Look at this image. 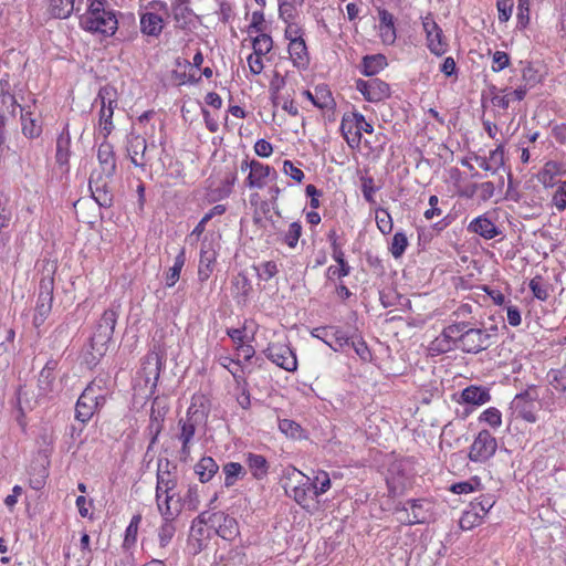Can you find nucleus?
I'll return each instance as SVG.
<instances>
[{
  "instance_id": "nucleus-1",
  "label": "nucleus",
  "mask_w": 566,
  "mask_h": 566,
  "mask_svg": "<svg viewBox=\"0 0 566 566\" xmlns=\"http://www.w3.org/2000/svg\"><path fill=\"white\" fill-rule=\"evenodd\" d=\"M281 483L284 494L308 513L316 507L314 499H318L332 488V480L327 471L314 470L310 482V478L294 465L283 469Z\"/></svg>"
},
{
  "instance_id": "nucleus-2",
  "label": "nucleus",
  "mask_w": 566,
  "mask_h": 566,
  "mask_svg": "<svg viewBox=\"0 0 566 566\" xmlns=\"http://www.w3.org/2000/svg\"><path fill=\"white\" fill-rule=\"evenodd\" d=\"M98 168L90 176L88 187L98 206L108 208L113 203L112 178L116 172V155L108 139H103L97 147Z\"/></svg>"
},
{
  "instance_id": "nucleus-3",
  "label": "nucleus",
  "mask_w": 566,
  "mask_h": 566,
  "mask_svg": "<svg viewBox=\"0 0 566 566\" xmlns=\"http://www.w3.org/2000/svg\"><path fill=\"white\" fill-rule=\"evenodd\" d=\"M118 315L117 310L107 308L97 321L90 338L88 348L84 354V360L88 366H96L106 354L108 344L114 335Z\"/></svg>"
},
{
  "instance_id": "nucleus-4",
  "label": "nucleus",
  "mask_w": 566,
  "mask_h": 566,
  "mask_svg": "<svg viewBox=\"0 0 566 566\" xmlns=\"http://www.w3.org/2000/svg\"><path fill=\"white\" fill-rule=\"evenodd\" d=\"M81 27L93 33L113 36L118 29L116 13L107 0H87L86 11L81 15Z\"/></svg>"
},
{
  "instance_id": "nucleus-5",
  "label": "nucleus",
  "mask_w": 566,
  "mask_h": 566,
  "mask_svg": "<svg viewBox=\"0 0 566 566\" xmlns=\"http://www.w3.org/2000/svg\"><path fill=\"white\" fill-rule=\"evenodd\" d=\"M207 399L203 395H193L190 406L187 409L186 418L178 421L179 432L177 434L178 441L181 443L180 460L188 461L191 454V447L197 430L196 417L200 408H205Z\"/></svg>"
},
{
  "instance_id": "nucleus-6",
  "label": "nucleus",
  "mask_w": 566,
  "mask_h": 566,
  "mask_svg": "<svg viewBox=\"0 0 566 566\" xmlns=\"http://www.w3.org/2000/svg\"><path fill=\"white\" fill-rule=\"evenodd\" d=\"M339 130L348 147L355 150L360 148L363 133L373 134L374 126L360 112L352 109L343 114Z\"/></svg>"
},
{
  "instance_id": "nucleus-7",
  "label": "nucleus",
  "mask_w": 566,
  "mask_h": 566,
  "mask_svg": "<svg viewBox=\"0 0 566 566\" xmlns=\"http://www.w3.org/2000/svg\"><path fill=\"white\" fill-rule=\"evenodd\" d=\"M97 99L101 103L98 114V125L95 132V138L108 139L114 130L113 123L114 111L117 107V93L111 85L102 86L97 93Z\"/></svg>"
},
{
  "instance_id": "nucleus-8",
  "label": "nucleus",
  "mask_w": 566,
  "mask_h": 566,
  "mask_svg": "<svg viewBox=\"0 0 566 566\" xmlns=\"http://www.w3.org/2000/svg\"><path fill=\"white\" fill-rule=\"evenodd\" d=\"M168 15V6L165 1L153 0L145 7L139 15L140 31L148 36L158 38L165 28V18Z\"/></svg>"
},
{
  "instance_id": "nucleus-9",
  "label": "nucleus",
  "mask_w": 566,
  "mask_h": 566,
  "mask_svg": "<svg viewBox=\"0 0 566 566\" xmlns=\"http://www.w3.org/2000/svg\"><path fill=\"white\" fill-rule=\"evenodd\" d=\"M265 357L275 366L289 373L297 370L298 363L295 350L292 348L287 336L270 342L263 350Z\"/></svg>"
},
{
  "instance_id": "nucleus-10",
  "label": "nucleus",
  "mask_w": 566,
  "mask_h": 566,
  "mask_svg": "<svg viewBox=\"0 0 566 566\" xmlns=\"http://www.w3.org/2000/svg\"><path fill=\"white\" fill-rule=\"evenodd\" d=\"M539 407V396L535 387H528L523 392L517 394L511 402L512 413L530 423L537 421Z\"/></svg>"
},
{
  "instance_id": "nucleus-11",
  "label": "nucleus",
  "mask_w": 566,
  "mask_h": 566,
  "mask_svg": "<svg viewBox=\"0 0 566 566\" xmlns=\"http://www.w3.org/2000/svg\"><path fill=\"white\" fill-rule=\"evenodd\" d=\"M495 503L496 500L493 494H482L476 497L460 517V527L464 531H470L481 525Z\"/></svg>"
},
{
  "instance_id": "nucleus-12",
  "label": "nucleus",
  "mask_w": 566,
  "mask_h": 566,
  "mask_svg": "<svg viewBox=\"0 0 566 566\" xmlns=\"http://www.w3.org/2000/svg\"><path fill=\"white\" fill-rule=\"evenodd\" d=\"M492 345V335L484 327L461 324L459 349L468 354H478Z\"/></svg>"
},
{
  "instance_id": "nucleus-13",
  "label": "nucleus",
  "mask_w": 566,
  "mask_h": 566,
  "mask_svg": "<svg viewBox=\"0 0 566 566\" xmlns=\"http://www.w3.org/2000/svg\"><path fill=\"white\" fill-rule=\"evenodd\" d=\"M497 450V440L489 430H481L474 437L469 448V460L475 463H485L494 457Z\"/></svg>"
},
{
  "instance_id": "nucleus-14",
  "label": "nucleus",
  "mask_w": 566,
  "mask_h": 566,
  "mask_svg": "<svg viewBox=\"0 0 566 566\" xmlns=\"http://www.w3.org/2000/svg\"><path fill=\"white\" fill-rule=\"evenodd\" d=\"M421 20L428 50L436 56L444 55L449 50V43L433 14L429 12Z\"/></svg>"
},
{
  "instance_id": "nucleus-15",
  "label": "nucleus",
  "mask_w": 566,
  "mask_h": 566,
  "mask_svg": "<svg viewBox=\"0 0 566 566\" xmlns=\"http://www.w3.org/2000/svg\"><path fill=\"white\" fill-rule=\"evenodd\" d=\"M54 280L51 276L43 277L39 284V295L33 314V325L40 327L46 321L52 311L54 301Z\"/></svg>"
},
{
  "instance_id": "nucleus-16",
  "label": "nucleus",
  "mask_w": 566,
  "mask_h": 566,
  "mask_svg": "<svg viewBox=\"0 0 566 566\" xmlns=\"http://www.w3.org/2000/svg\"><path fill=\"white\" fill-rule=\"evenodd\" d=\"M355 88L363 95L364 99L369 103H380L391 95L389 84L377 77L369 80L358 78L355 82Z\"/></svg>"
},
{
  "instance_id": "nucleus-17",
  "label": "nucleus",
  "mask_w": 566,
  "mask_h": 566,
  "mask_svg": "<svg viewBox=\"0 0 566 566\" xmlns=\"http://www.w3.org/2000/svg\"><path fill=\"white\" fill-rule=\"evenodd\" d=\"M461 338V324H449L430 343V352L433 354H444L455 348L459 349Z\"/></svg>"
},
{
  "instance_id": "nucleus-18",
  "label": "nucleus",
  "mask_w": 566,
  "mask_h": 566,
  "mask_svg": "<svg viewBox=\"0 0 566 566\" xmlns=\"http://www.w3.org/2000/svg\"><path fill=\"white\" fill-rule=\"evenodd\" d=\"M156 148L154 142L149 145L146 142V138L143 136H134L128 140L127 151L130 158L132 164L135 167H139L145 170L147 167L153 166L151 157L148 154V150Z\"/></svg>"
},
{
  "instance_id": "nucleus-19",
  "label": "nucleus",
  "mask_w": 566,
  "mask_h": 566,
  "mask_svg": "<svg viewBox=\"0 0 566 566\" xmlns=\"http://www.w3.org/2000/svg\"><path fill=\"white\" fill-rule=\"evenodd\" d=\"M250 166L251 171H249L244 181L249 189L261 190L265 188L269 181L277 178L276 170L266 164L252 159V164Z\"/></svg>"
},
{
  "instance_id": "nucleus-20",
  "label": "nucleus",
  "mask_w": 566,
  "mask_h": 566,
  "mask_svg": "<svg viewBox=\"0 0 566 566\" xmlns=\"http://www.w3.org/2000/svg\"><path fill=\"white\" fill-rule=\"evenodd\" d=\"M311 335L324 342L335 352L343 349L349 344L347 334L337 326L316 327L311 332Z\"/></svg>"
},
{
  "instance_id": "nucleus-21",
  "label": "nucleus",
  "mask_w": 566,
  "mask_h": 566,
  "mask_svg": "<svg viewBox=\"0 0 566 566\" xmlns=\"http://www.w3.org/2000/svg\"><path fill=\"white\" fill-rule=\"evenodd\" d=\"M157 510L161 518L177 520L184 510L182 496L176 492L155 495Z\"/></svg>"
},
{
  "instance_id": "nucleus-22",
  "label": "nucleus",
  "mask_w": 566,
  "mask_h": 566,
  "mask_svg": "<svg viewBox=\"0 0 566 566\" xmlns=\"http://www.w3.org/2000/svg\"><path fill=\"white\" fill-rule=\"evenodd\" d=\"M161 371V361L157 354H148L144 357L140 374L145 378L146 385H149V395H154Z\"/></svg>"
},
{
  "instance_id": "nucleus-23",
  "label": "nucleus",
  "mask_w": 566,
  "mask_h": 566,
  "mask_svg": "<svg viewBox=\"0 0 566 566\" xmlns=\"http://www.w3.org/2000/svg\"><path fill=\"white\" fill-rule=\"evenodd\" d=\"M287 53L292 65L300 70L306 71L311 64V54L305 39L287 43Z\"/></svg>"
},
{
  "instance_id": "nucleus-24",
  "label": "nucleus",
  "mask_w": 566,
  "mask_h": 566,
  "mask_svg": "<svg viewBox=\"0 0 566 566\" xmlns=\"http://www.w3.org/2000/svg\"><path fill=\"white\" fill-rule=\"evenodd\" d=\"M231 295L238 304H247L253 291L251 280L244 272L233 275L230 282Z\"/></svg>"
},
{
  "instance_id": "nucleus-25",
  "label": "nucleus",
  "mask_w": 566,
  "mask_h": 566,
  "mask_svg": "<svg viewBox=\"0 0 566 566\" xmlns=\"http://www.w3.org/2000/svg\"><path fill=\"white\" fill-rule=\"evenodd\" d=\"M83 399L90 400V402H97L104 407L109 396V387L107 380L101 377L94 378L81 394Z\"/></svg>"
},
{
  "instance_id": "nucleus-26",
  "label": "nucleus",
  "mask_w": 566,
  "mask_h": 566,
  "mask_svg": "<svg viewBox=\"0 0 566 566\" xmlns=\"http://www.w3.org/2000/svg\"><path fill=\"white\" fill-rule=\"evenodd\" d=\"M378 32L381 42L386 45H392L397 39V31L395 25V17L386 9L378 10Z\"/></svg>"
},
{
  "instance_id": "nucleus-27",
  "label": "nucleus",
  "mask_w": 566,
  "mask_h": 566,
  "mask_svg": "<svg viewBox=\"0 0 566 566\" xmlns=\"http://www.w3.org/2000/svg\"><path fill=\"white\" fill-rule=\"evenodd\" d=\"M218 253L214 249L206 247L202 244L200 248L199 254V264H198V280L203 283L209 280L211 274L213 273L214 265L217 263Z\"/></svg>"
},
{
  "instance_id": "nucleus-28",
  "label": "nucleus",
  "mask_w": 566,
  "mask_h": 566,
  "mask_svg": "<svg viewBox=\"0 0 566 566\" xmlns=\"http://www.w3.org/2000/svg\"><path fill=\"white\" fill-rule=\"evenodd\" d=\"M313 105L316 108H318L323 114L335 113L337 104L327 84L322 83L314 86Z\"/></svg>"
},
{
  "instance_id": "nucleus-29",
  "label": "nucleus",
  "mask_w": 566,
  "mask_h": 566,
  "mask_svg": "<svg viewBox=\"0 0 566 566\" xmlns=\"http://www.w3.org/2000/svg\"><path fill=\"white\" fill-rule=\"evenodd\" d=\"M0 104L1 112L8 113L12 117H15L18 108L21 109V106L17 102L15 95L12 91L8 74L0 80Z\"/></svg>"
},
{
  "instance_id": "nucleus-30",
  "label": "nucleus",
  "mask_w": 566,
  "mask_h": 566,
  "mask_svg": "<svg viewBox=\"0 0 566 566\" xmlns=\"http://www.w3.org/2000/svg\"><path fill=\"white\" fill-rule=\"evenodd\" d=\"M71 134L66 126L56 138L55 161L64 171H69L71 157Z\"/></svg>"
},
{
  "instance_id": "nucleus-31",
  "label": "nucleus",
  "mask_w": 566,
  "mask_h": 566,
  "mask_svg": "<svg viewBox=\"0 0 566 566\" xmlns=\"http://www.w3.org/2000/svg\"><path fill=\"white\" fill-rule=\"evenodd\" d=\"M468 231L474 234H479L485 240L494 239L501 233L495 223L490 218H488L486 214H481L474 218L468 224Z\"/></svg>"
},
{
  "instance_id": "nucleus-32",
  "label": "nucleus",
  "mask_w": 566,
  "mask_h": 566,
  "mask_svg": "<svg viewBox=\"0 0 566 566\" xmlns=\"http://www.w3.org/2000/svg\"><path fill=\"white\" fill-rule=\"evenodd\" d=\"M491 400V395L488 388L482 386L471 385L461 391L459 403H467L473 406H482Z\"/></svg>"
},
{
  "instance_id": "nucleus-33",
  "label": "nucleus",
  "mask_w": 566,
  "mask_h": 566,
  "mask_svg": "<svg viewBox=\"0 0 566 566\" xmlns=\"http://www.w3.org/2000/svg\"><path fill=\"white\" fill-rule=\"evenodd\" d=\"M21 132L24 137L34 139L41 136L42 123L35 117L34 113L25 107H21Z\"/></svg>"
},
{
  "instance_id": "nucleus-34",
  "label": "nucleus",
  "mask_w": 566,
  "mask_h": 566,
  "mask_svg": "<svg viewBox=\"0 0 566 566\" xmlns=\"http://www.w3.org/2000/svg\"><path fill=\"white\" fill-rule=\"evenodd\" d=\"M565 174L566 169L564 164L549 160L544 165L542 170L538 172L537 179L545 188H552L558 184L556 182V178Z\"/></svg>"
},
{
  "instance_id": "nucleus-35",
  "label": "nucleus",
  "mask_w": 566,
  "mask_h": 566,
  "mask_svg": "<svg viewBox=\"0 0 566 566\" xmlns=\"http://www.w3.org/2000/svg\"><path fill=\"white\" fill-rule=\"evenodd\" d=\"M138 124L143 127L144 137L154 139L155 138V132H156V125L158 124L159 132L164 133L165 130V123L164 119L160 118L157 113L154 109H149L144 112L138 117Z\"/></svg>"
},
{
  "instance_id": "nucleus-36",
  "label": "nucleus",
  "mask_w": 566,
  "mask_h": 566,
  "mask_svg": "<svg viewBox=\"0 0 566 566\" xmlns=\"http://www.w3.org/2000/svg\"><path fill=\"white\" fill-rule=\"evenodd\" d=\"M177 475L175 472H170L168 469L163 470L161 465L159 464L158 471H157V483H156V494L155 495H161V494H170L177 492Z\"/></svg>"
},
{
  "instance_id": "nucleus-37",
  "label": "nucleus",
  "mask_w": 566,
  "mask_h": 566,
  "mask_svg": "<svg viewBox=\"0 0 566 566\" xmlns=\"http://www.w3.org/2000/svg\"><path fill=\"white\" fill-rule=\"evenodd\" d=\"M176 532V520L161 518V523L156 531V543L161 551L171 544Z\"/></svg>"
},
{
  "instance_id": "nucleus-38",
  "label": "nucleus",
  "mask_w": 566,
  "mask_h": 566,
  "mask_svg": "<svg viewBox=\"0 0 566 566\" xmlns=\"http://www.w3.org/2000/svg\"><path fill=\"white\" fill-rule=\"evenodd\" d=\"M245 463L255 480H263L269 473V462L264 455L249 452L245 455Z\"/></svg>"
},
{
  "instance_id": "nucleus-39",
  "label": "nucleus",
  "mask_w": 566,
  "mask_h": 566,
  "mask_svg": "<svg viewBox=\"0 0 566 566\" xmlns=\"http://www.w3.org/2000/svg\"><path fill=\"white\" fill-rule=\"evenodd\" d=\"M218 471L219 465L212 457H202L195 465V472L201 483L210 482Z\"/></svg>"
},
{
  "instance_id": "nucleus-40",
  "label": "nucleus",
  "mask_w": 566,
  "mask_h": 566,
  "mask_svg": "<svg viewBox=\"0 0 566 566\" xmlns=\"http://www.w3.org/2000/svg\"><path fill=\"white\" fill-rule=\"evenodd\" d=\"M218 521L217 534L223 539L231 541L239 533L238 522L234 517L227 515L224 513H219L214 515Z\"/></svg>"
},
{
  "instance_id": "nucleus-41",
  "label": "nucleus",
  "mask_w": 566,
  "mask_h": 566,
  "mask_svg": "<svg viewBox=\"0 0 566 566\" xmlns=\"http://www.w3.org/2000/svg\"><path fill=\"white\" fill-rule=\"evenodd\" d=\"M410 505L412 517L408 520L409 525L413 524H422L428 522L431 516L430 512V502L427 500H410L408 501Z\"/></svg>"
},
{
  "instance_id": "nucleus-42",
  "label": "nucleus",
  "mask_w": 566,
  "mask_h": 566,
  "mask_svg": "<svg viewBox=\"0 0 566 566\" xmlns=\"http://www.w3.org/2000/svg\"><path fill=\"white\" fill-rule=\"evenodd\" d=\"M387 66V59L382 54L366 55L361 60L360 73L371 77Z\"/></svg>"
},
{
  "instance_id": "nucleus-43",
  "label": "nucleus",
  "mask_w": 566,
  "mask_h": 566,
  "mask_svg": "<svg viewBox=\"0 0 566 566\" xmlns=\"http://www.w3.org/2000/svg\"><path fill=\"white\" fill-rule=\"evenodd\" d=\"M78 0H51L50 13L57 19H66L74 11H80Z\"/></svg>"
},
{
  "instance_id": "nucleus-44",
  "label": "nucleus",
  "mask_w": 566,
  "mask_h": 566,
  "mask_svg": "<svg viewBox=\"0 0 566 566\" xmlns=\"http://www.w3.org/2000/svg\"><path fill=\"white\" fill-rule=\"evenodd\" d=\"M101 408L103 407L99 406L97 402H90V400L83 399V396L81 395L75 406V419L83 423H86Z\"/></svg>"
},
{
  "instance_id": "nucleus-45",
  "label": "nucleus",
  "mask_w": 566,
  "mask_h": 566,
  "mask_svg": "<svg viewBox=\"0 0 566 566\" xmlns=\"http://www.w3.org/2000/svg\"><path fill=\"white\" fill-rule=\"evenodd\" d=\"M186 263V250L181 248L175 258L174 265L165 273V284L167 287H172L180 279V273Z\"/></svg>"
},
{
  "instance_id": "nucleus-46",
  "label": "nucleus",
  "mask_w": 566,
  "mask_h": 566,
  "mask_svg": "<svg viewBox=\"0 0 566 566\" xmlns=\"http://www.w3.org/2000/svg\"><path fill=\"white\" fill-rule=\"evenodd\" d=\"M305 0H280L279 17L284 22L297 21L298 8L303 6Z\"/></svg>"
},
{
  "instance_id": "nucleus-47",
  "label": "nucleus",
  "mask_w": 566,
  "mask_h": 566,
  "mask_svg": "<svg viewBox=\"0 0 566 566\" xmlns=\"http://www.w3.org/2000/svg\"><path fill=\"white\" fill-rule=\"evenodd\" d=\"M525 95H526V90L523 87H518L513 91H504L501 94L495 95L492 98V103H493V105H495L500 108L506 109L510 107V104L512 102H520V101L524 99Z\"/></svg>"
},
{
  "instance_id": "nucleus-48",
  "label": "nucleus",
  "mask_w": 566,
  "mask_h": 566,
  "mask_svg": "<svg viewBox=\"0 0 566 566\" xmlns=\"http://www.w3.org/2000/svg\"><path fill=\"white\" fill-rule=\"evenodd\" d=\"M547 377L549 385L566 400V363L558 368H552Z\"/></svg>"
},
{
  "instance_id": "nucleus-49",
  "label": "nucleus",
  "mask_w": 566,
  "mask_h": 566,
  "mask_svg": "<svg viewBox=\"0 0 566 566\" xmlns=\"http://www.w3.org/2000/svg\"><path fill=\"white\" fill-rule=\"evenodd\" d=\"M172 15L176 23L180 28H185L192 15V10L189 7V0H176L171 7Z\"/></svg>"
},
{
  "instance_id": "nucleus-50",
  "label": "nucleus",
  "mask_w": 566,
  "mask_h": 566,
  "mask_svg": "<svg viewBox=\"0 0 566 566\" xmlns=\"http://www.w3.org/2000/svg\"><path fill=\"white\" fill-rule=\"evenodd\" d=\"M449 490L454 494H470L483 490V483L480 476H471L467 481L453 483Z\"/></svg>"
},
{
  "instance_id": "nucleus-51",
  "label": "nucleus",
  "mask_w": 566,
  "mask_h": 566,
  "mask_svg": "<svg viewBox=\"0 0 566 566\" xmlns=\"http://www.w3.org/2000/svg\"><path fill=\"white\" fill-rule=\"evenodd\" d=\"M224 473V486H233L240 478H243L245 470L239 462H228L222 468Z\"/></svg>"
},
{
  "instance_id": "nucleus-52",
  "label": "nucleus",
  "mask_w": 566,
  "mask_h": 566,
  "mask_svg": "<svg viewBox=\"0 0 566 566\" xmlns=\"http://www.w3.org/2000/svg\"><path fill=\"white\" fill-rule=\"evenodd\" d=\"M142 523V515L135 514L130 518L128 526L125 530L123 547L126 549L132 548L137 542L138 530Z\"/></svg>"
},
{
  "instance_id": "nucleus-53",
  "label": "nucleus",
  "mask_w": 566,
  "mask_h": 566,
  "mask_svg": "<svg viewBox=\"0 0 566 566\" xmlns=\"http://www.w3.org/2000/svg\"><path fill=\"white\" fill-rule=\"evenodd\" d=\"M473 305L470 303H461L451 314L453 318L452 324H464L472 326L473 317Z\"/></svg>"
},
{
  "instance_id": "nucleus-54",
  "label": "nucleus",
  "mask_w": 566,
  "mask_h": 566,
  "mask_svg": "<svg viewBox=\"0 0 566 566\" xmlns=\"http://www.w3.org/2000/svg\"><path fill=\"white\" fill-rule=\"evenodd\" d=\"M302 232L303 227L300 221L291 222L287 230L283 232V243L286 244L290 249H295L300 238L302 237Z\"/></svg>"
},
{
  "instance_id": "nucleus-55",
  "label": "nucleus",
  "mask_w": 566,
  "mask_h": 566,
  "mask_svg": "<svg viewBox=\"0 0 566 566\" xmlns=\"http://www.w3.org/2000/svg\"><path fill=\"white\" fill-rule=\"evenodd\" d=\"M273 49V39L268 33H260L252 39V52L266 56Z\"/></svg>"
},
{
  "instance_id": "nucleus-56",
  "label": "nucleus",
  "mask_w": 566,
  "mask_h": 566,
  "mask_svg": "<svg viewBox=\"0 0 566 566\" xmlns=\"http://www.w3.org/2000/svg\"><path fill=\"white\" fill-rule=\"evenodd\" d=\"M375 221L378 230L382 234H389L392 231L394 222L387 209L377 208L375 211Z\"/></svg>"
},
{
  "instance_id": "nucleus-57",
  "label": "nucleus",
  "mask_w": 566,
  "mask_h": 566,
  "mask_svg": "<svg viewBox=\"0 0 566 566\" xmlns=\"http://www.w3.org/2000/svg\"><path fill=\"white\" fill-rule=\"evenodd\" d=\"M534 297L539 301H546L549 296L548 284L542 275H535L528 283Z\"/></svg>"
},
{
  "instance_id": "nucleus-58",
  "label": "nucleus",
  "mask_w": 566,
  "mask_h": 566,
  "mask_svg": "<svg viewBox=\"0 0 566 566\" xmlns=\"http://www.w3.org/2000/svg\"><path fill=\"white\" fill-rule=\"evenodd\" d=\"M408 239L403 232H396L392 237L389 251L395 259H399L406 252Z\"/></svg>"
},
{
  "instance_id": "nucleus-59",
  "label": "nucleus",
  "mask_w": 566,
  "mask_h": 566,
  "mask_svg": "<svg viewBox=\"0 0 566 566\" xmlns=\"http://www.w3.org/2000/svg\"><path fill=\"white\" fill-rule=\"evenodd\" d=\"M479 420L496 429L502 424V413L497 408L490 407L480 415Z\"/></svg>"
},
{
  "instance_id": "nucleus-60",
  "label": "nucleus",
  "mask_w": 566,
  "mask_h": 566,
  "mask_svg": "<svg viewBox=\"0 0 566 566\" xmlns=\"http://www.w3.org/2000/svg\"><path fill=\"white\" fill-rule=\"evenodd\" d=\"M284 38L287 43L304 40L305 32L297 21L284 22Z\"/></svg>"
},
{
  "instance_id": "nucleus-61",
  "label": "nucleus",
  "mask_w": 566,
  "mask_h": 566,
  "mask_svg": "<svg viewBox=\"0 0 566 566\" xmlns=\"http://www.w3.org/2000/svg\"><path fill=\"white\" fill-rule=\"evenodd\" d=\"M49 476L48 470L44 467H40L38 469H33V472L30 474L29 486L33 490L40 491L44 488L46 483V479Z\"/></svg>"
},
{
  "instance_id": "nucleus-62",
  "label": "nucleus",
  "mask_w": 566,
  "mask_h": 566,
  "mask_svg": "<svg viewBox=\"0 0 566 566\" xmlns=\"http://www.w3.org/2000/svg\"><path fill=\"white\" fill-rule=\"evenodd\" d=\"M258 272V277L263 281H269L279 273L277 264L274 261L262 262L259 266H254Z\"/></svg>"
},
{
  "instance_id": "nucleus-63",
  "label": "nucleus",
  "mask_w": 566,
  "mask_h": 566,
  "mask_svg": "<svg viewBox=\"0 0 566 566\" xmlns=\"http://www.w3.org/2000/svg\"><path fill=\"white\" fill-rule=\"evenodd\" d=\"M360 188L364 196V199L369 203H375V193L378 188L375 187L374 179L370 176H365L360 178Z\"/></svg>"
},
{
  "instance_id": "nucleus-64",
  "label": "nucleus",
  "mask_w": 566,
  "mask_h": 566,
  "mask_svg": "<svg viewBox=\"0 0 566 566\" xmlns=\"http://www.w3.org/2000/svg\"><path fill=\"white\" fill-rule=\"evenodd\" d=\"M552 205L559 211L566 209V180L557 184V189L552 197Z\"/></svg>"
}]
</instances>
